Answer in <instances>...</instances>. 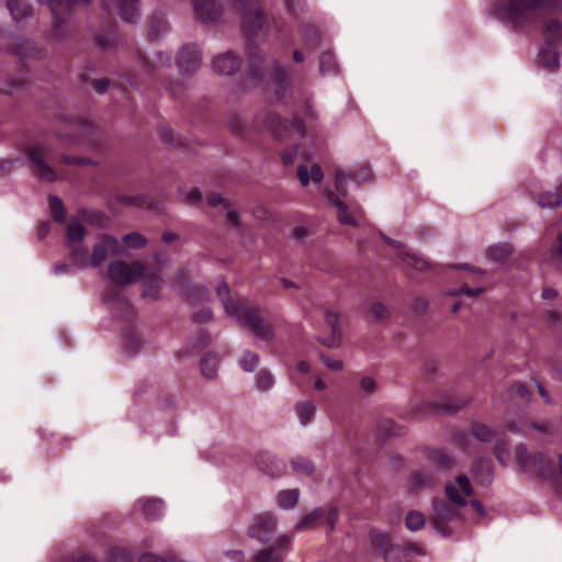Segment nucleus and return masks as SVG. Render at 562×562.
Returning a JSON list of instances; mask_svg holds the SVG:
<instances>
[{
    "label": "nucleus",
    "instance_id": "obj_1",
    "mask_svg": "<svg viewBox=\"0 0 562 562\" xmlns=\"http://www.w3.org/2000/svg\"><path fill=\"white\" fill-rule=\"evenodd\" d=\"M216 292L229 317L246 326L261 341L267 344L272 341L274 337L272 325L259 315L257 306L248 304L244 300H233L225 282L217 285Z\"/></svg>",
    "mask_w": 562,
    "mask_h": 562
},
{
    "label": "nucleus",
    "instance_id": "obj_2",
    "mask_svg": "<svg viewBox=\"0 0 562 562\" xmlns=\"http://www.w3.org/2000/svg\"><path fill=\"white\" fill-rule=\"evenodd\" d=\"M515 461L519 471L524 473L543 479H551L555 474L562 477V454L553 460L540 452L531 453L525 445H519L515 450Z\"/></svg>",
    "mask_w": 562,
    "mask_h": 562
},
{
    "label": "nucleus",
    "instance_id": "obj_3",
    "mask_svg": "<svg viewBox=\"0 0 562 562\" xmlns=\"http://www.w3.org/2000/svg\"><path fill=\"white\" fill-rule=\"evenodd\" d=\"M120 245L116 238L110 235H101L89 254L81 247H72L69 258L80 269L98 268L110 254H120Z\"/></svg>",
    "mask_w": 562,
    "mask_h": 562
},
{
    "label": "nucleus",
    "instance_id": "obj_4",
    "mask_svg": "<svg viewBox=\"0 0 562 562\" xmlns=\"http://www.w3.org/2000/svg\"><path fill=\"white\" fill-rule=\"evenodd\" d=\"M53 153V147L46 143L33 145L27 150L32 171L43 181L53 182L57 179L56 170L46 161Z\"/></svg>",
    "mask_w": 562,
    "mask_h": 562
},
{
    "label": "nucleus",
    "instance_id": "obj_5",
    "mask_svg": "<svg viewBox=\"0 0 562 562\" xmlns=\"http://www.w3.org/2000/svg\"><path fill=\"white\" fill-rule=\"evenodd\" d=\"M543 35L548 46L540 49V63L548 70H555L559 66V57L554 45L562 41V25L552 19L547 20Z\"/></svg>",
    "mask_w": 562,
    "mask_h": 562
},
{
    "label": "nucleus",
    "instance_id": "obj_6",
    "mask_svg": "<svg viewBox=\"0 0 562 562\" xmlns=\"http://www.w3.org/2000/svg\"><path fill=\"white\" fill-rule=\"evenodd\" d=\"M375 542L382 550L385 562H412L415 554H422L416 546L393 543L392 538L386 533L378 535Z\"/></svg>",
    "mask_w": 562,
    "mask_h": 562
},
{
    "label": "nucleus",
    "instance_id": "obj_7",
    "mask_svg": "<svg viewBox=\"0 0 562 562\" xmlns=\"http://www.w3.org/2000/svg\"><path fill=\"white\" fill-rule=\"evenodd\" d=\"M109 279L117 285H127L137 281L145 274V266L140 261L127 263L123 260H115L109 265Z\"/></svg>",
    "mask_w": 562,
    "mask_h": 562
},
{
    "label": "nucleus",
    "instance_id": "obj_8",
    "mask_svg": "<svg viewBox=\"0 0 562 562\" xmlns=\"http://www.w3.org/2000/svg\"><path fill=\"white\" fill-rule=\"evenodd\" d=\"M268 128H270L274 135L280 139H290L295 142L305 135V128L301 121L296 120L292 123L282 122L276 114H269L265 122Z\"/></svg>",
    "mask_w": 562,
    "mask_h": 562
},
{
    "label": "nucleus",
    "instance_id": "obj_9",
    "mask_svg": "<svg viewBox=\"0 0 562 562\" xmlns=\"http://www.w3.org/2000/svg\"><path fill=\"white\" fill-rule=\"evenodd\" d=\"M40 3H46L53 14L55 36L61 38L66 33L67 19L64 16L69 13V4H86L89 0H37Z\"/></svg>",
    "mask_w": 562,
    "mask_h": 562
},
{
    "label": "nucleus",
    "instance_id": "obj_10",
    "mask_svg": "<svg viewBox=\"0 0 562 562\" xmlns=\"http://www.w3.org/2000/svg\"><path fill=\"white\" fill-rule=\"evenodd\" d=\"M338 518V512L336 508H316L311 514L303 517L297 524V529L312 528L317 525H327L330 529H334Z\"/></svg>",
    "mask_w": 562,
    "mask_h": 562
},
{
    "label": "nucleus",
    "instance_id": "obj_11",
    "mask_svg": "<svg viewBox=\"0 0 562 562\" xmlns=\"http://www.w3.org/2000/svg\"><path fill=\"white\" fill-rule=\"evenodd\" d=\"M473 488L467 475H459L453 482L446 485L447 497L458 506H464Z\"/></svg>",
    "mask_w": 562,
    "mask_h": 562
},
{
    "label": "nucleus",
    "instance_id": "obj_12",
    "mask_svg": "<svg viewBox=\"0 0 562 562\" xmlns=\"http://www.w3.org/2000/svg\"><path fill=\"white\" fill-rule=\"evenodd\" d=\"M276 519L270 514H261L249 526L248 533L251 538L259 540L262 543L270 541L276 531Z\"/></svg>",
    "mask_w": 562,
    "mask_h": 562
},
{
    "label": "nucleus",
    "instance_id": "obj_13",
    "mask_svg": "<svg viewBox=\"0 0 562 562\" xmlns=\"http://www.w3.org/2000/svg\"><path fill=\"white\" fill-rule=\"evenodd\" d=\"M432 506L435 510L434 527L443 536H449L451 530L448 528V522L457 518V510L441 499L434 501Z\"/></svg>",
    "mask_w": 562,
    "mask_h": 562
},
{
    "label": "nucleus",
    "instance_id": "obj_14",
    "mask_svg": "<svg viewBox=\"0 0 562 562\" xmlns=\"http://www.w3.org/2000/svg\"><path fill=\"white\" fill-rule=\"evenodd\" d=\"M291 549V540L288 536H280L270 548L258 552L254 562H283V558Z\"/></svg>",
    "mask_w": 562,
    "mask_h": 562
},
{
    "label": "nucleus",
    "instance_id": "obj_15",
    "mask_svg": "<svg viewBox=\"0 0 562 562\" xmlns=\"http://www.w3.org/2000/svg\"><path fill=\"white\" fill-rule=\"evenodd\" d=\"M371 170L368 167H361L357 171H355L351 176L344 171H337L335 177V187L336 190L344 196L347 195V184L350 179H352L358 186L362 182H368L371 180Z\"/></svg>",
    "mask_w": 562,
    "mask_h": 562
},
{
    "label": "nucleus",
    "instance_id": "obj_16",
    "mask_svg": "<svg viewBox=\"0 0 562 562\" xmlns=\"http://www.w3.org/2000/svg\"><path fill=\"white\" fill-rule=\"evenodd\" d=\"M243 16V24L248 34H252L262 25V13L257 0H250L249 4L238 8Z\"/></svg>",
    "mask_w": 562,
    "mask_h": 562
},
{
    "label": "nucleus",
    "instance_id": "obj_17",
    "mask_svg": "<svg viewBox=\"0 0 562 562\" xmlns=\"http://www.w3.org/2000/svg\"><path fill=\"white\" fill-rule=\"evenodd\" d=\"M384 240L396 251L397 256L406 266L415 268L419 271H424L428 268L429 263L424 257H419L416 254L409 252L405 249L403 244L387 237H385Z\"/></svg>",
    "mask_w": 562,
    "mask_h": 562
},
{
    "label": "nucleus",
    "instance_id": "obj_18",
    "mask_svg": "<svg viewBox=\"0 0 562 562\" xmlns=\"http://www.w3.org/2000/svg\"><path fill=\"white\" fill-rule=\"evenodd\" d=\"M544 0H512L508 4V16L514 22H520L530 11L541 8Z\"/></svg>",
    "mask_w": 562,
    "mask_h": 562
},
{
    "label": "nucleus",
    "instance_id": "obj_19",
    "mask_svg": "<svg viewBox=\"0 0 562 562\" xmlns=\"http://www.w3.org/2000/svg\"><path fill=\"white\" fill-rule=\"evenodd\" d=\"M201 64V52L194 46H184L179 52L178 66L182 72H192Z\"/></svg>",
    "mask_w": 562,
    "mask_h": 562
},
{
    "label": "nucleus",
    "instance_id": "obj_20",
    "mask_svg": "<svg viewBox=\"0 0 562 562\" xmlns=\"http://www.w3.org/2000/svg\"><path fill=\"white\" fill-rule=\"evenodd\" d=\"M239 58L232 55L231 53L220 54L212 61L213 70L216 74L224 76L232 75L239 68Z\"/></svg>",
    "mask_w": 562,
    "mask_h": 562
},
{
    "label": "nucleus",
    "instance_id": "obj_21",
    "mask_svg": "<svg viewBox=\"0 0 562 562\" xmlns=\"http://www.w3.org/2000/svg\"><path fill=\"white\" fill-rule=\"evenodd\" d=\"M194 11L200 20L211 22L221 15L222 7L215 0H194Z\"/></svg>",
    "mask_w": 562,
    "mask_h": 562
},
{
    "label": "nucleus",
    "instance_id": "obj_22",
    "mask_svg": "<svg viewBox=\"0 0 562 562\" xmlns=\"http://www.w3.org/2000/svg\"><path fill=\"white\" fill-rule=\"evenodd\" d=\"M509 429L513 431H521L533 439H541L543 436H547L551 432V424L548 422H528L521 426L512 424L509 425Z\"/></svg>",
    "mask_w": 562,
    "mask_h": 562
},
{
    "label": "nucleus",
    "instance_id": "obj_23",
    "mask_svg": "<svg viewBox=\"0 0 562 562\" xmlns=\"http://www.w3.org/2000/svg\"><path fill=\"white\" fill-rule=\"evenodd\" d=\"M205 202L207 205L213 207H218V212L223 213L226 216V220L232 225L238 224V214L235 210L231 209L229 204L218 194V193H210L205 196Z\"/></svg>",
    "mask_w": 562,
    "mask_h": 562
},
{
    "label": "nucleus",
    "instance_id": "obj_24",
    "mask_svg": "<svg viewBox=\"0 0 562 562\" xmlns=\"http://www.w3.org/2000/svg\"><path fill=\"white\" fill-rule=\"evenodd\" d=\"M325 323L331 330V336L323 340L328 348H337L340 345L339 314L335 311H326Z\"/></svg>",
    "mask_w": 562,
    "mask_h": 562
},
{
    "label": "nucleus",
    "instance_id": "obj_25",
    "mask_svg": "<svg viewBox=\"0 0 562 562\" xmlns=\"http://www.w3.org/2000/svg\"><path fill=\"white\" fill-rule=\"evenodd\" d=\"M297 177L303 187L310 183L319 184L324 178L322 168L317 164H313L310 167L300 165L297 168Z\"/></svg>",
    "mask_w": 562,
    "mask_h": 562
},
{
    "label": "nucleus",
    "instance_id": "obj_26",
    "mask_svg": "<svg viewBox=\"0 0 562 562\" xmlns=\"http://www.w3.org/2000/svg\"><path fill=\"white\" fill-rule=\"evenodd\" d=\"M143 510L144 516L147 519H158L164 514V503L159 498L139 499L136 503Z\"/></svg>",
    "mask_w": 562,
    "mask_h": 562
},
{
    "label": "nucleus",
    "instance_id": "obj_27",
    "mask_svg": "<svg viewBox=\"0 0 562 562\" xmlns=\"http://www.w3.org/2000/svg\"><path fill=\"white\" fill-rule=\"evenodd\" d=\"M117 9L121 19L127 23H135L139 19L137 0H120Z\"/></svg>",
    "mask_w": 562,
    "mask_h": 562
},
{
    "label": "nucleus",
    "instance_id": "obj_28",
    "mask_svg": "<svg viewBox=\"0 0 562 562\" xmlns=\"http://www.w3.org/2000/svg\"><path fill=\"white\" fill-rule=\"evenodd\" d=\"M295 414L302 426L308 425L316 413V404L312 400L297 402L294 406Z\"/></svg>",
    "mask_w": 562,
    "mask_h": 562
},
{
    "label": "nucleus",
    "instance_id": "obj_29",
    "mask_svg": "<svg viewBox=\"0 0 562 562\" xmlns=\"http://www.w3.org/2000/svg\"><path fill=\"white\" fill-rule=\"evenodd\" d=\"M327 199L333 205L336 206L338 220L341 224L353 226L358 225L356 217L348 213V206L341 200H339L334 192H328Z\"/></svg>",
    "mask_w": 562,
    "mask_h": 562
},
{
    "label": "nucleus",
    "instance_id": "obj_30",
    "mask_svg": "<svg viewBox=\"0 0 562 562\" xmlns=\"http://www.w3.org/2000/svg\"><path fill=\"white\" fill-rule=\"evenodd\" d=\"M300 499V491L297 488H286L280 491L276 495V502L282 509L289 510L294 508Z\"/></svg>",
    "mask_w": 562,
    "mask_h": 562
},
{
    "label": "nucleus",
    "instance_id": "obj_31",
    "mask_svg": "<svg viewBox=\"0 0 562 562\" xmlns=\"http://www.w3.org/2000/svg\"><path fill=\"white\" fill-rule=\"evenodd\" d=\"M86 237V228L78 220H70L67 226V238L69 241V249L77 247L75 244L80 243ZM71 250H69V254Z\"/></svg>",
    "mask_w": 562,
    "mask_h": 562
},
{
    "label": "nucleus",
    "instance_id": "obj_32",
    "mask_svg": "<svg viewBox=\"0 0 562 562\" xmlns=\"http://www.w3.org/2000/svg\"><path fill=\"white\" fill-rule=\"evenodd\" d=\"M435 482L436 479L431 474L418 471L409 476L407 485L411 491H416L418 488L430 487Z\"/></svg>",
    "mask_w": 562,
    "mask_h": 562
},
{
    "label": "nucleus",
    "instance_id": "obj_33",
    "mask_svg": "<svg viewBox=\"0 0 562 562\" xmlns=\"http://www.w3.org/2000/svg\"><path fill=\"white\" fill-rule=\"evenodd\" d=\"M7 7L15 21H21L32 14L31 4L23 0H10Z\"/></svg>",
    "mask_w": 562,
    "mask_h": 562
},
{
    "label": "nucleus",
    "instance_id": "obj_34",
    "mask_svg": "<svg viewBox=\"0 0 562 562\" xmlns=\"http://www.w3.org/2000/svg\"><path fill=\"white\" fill-rule=\"evenodd\" d=\"M164 284V280L156 274H146L144 281L143 296L145 297H157Z\"/></svg>",
    "mask_w": 562,
    "mask_h": 562
},
{
    "label": "nucleus",
    "instance_id": "obj_35",
    "mask_svg": "<svg viewBox=\"0 0 562 562\" xmlns=\"http://www.w3.org/2000/svg\"><path fill=\"white\" fill-rule=\"evenodd\" d=\"M179 194L181 201L187 205L200 207L204 205L203 195L198 188L180 189Z\"/></svg>",
    "mask_w": 562,
    "mask_h": 562
},
{
    "label": "nucleus",
    "instance_id": "obj_36",
    "mask_svg": "<svg viewBox=\"0 0 562 562\" xmlns=\"http://www.w3.org/2000/svg\"><path fill=\"white\" fill-rule=\"evenodd\" d=\"M537 203L541 209L559 207L562 204V193L544 191L538 195Z\"/></svg>",
    "mask_w": 562,
    "mask_h": 562
},
{
    "label": "nucleus",
    "instance_id": "obj_37",
    "mask_svg": "<svg viewBox=\"0 0 562 562\" xmlns=\"http://www.w3.org/2000/svg\"><path fill=\"white\" fill-rule=\"evenodd\" d=\"M220 359L216 355H206L200 363L201 372L206 379H213L216 375Z\"/></svg>",
    "mask_w": 562,
    "mask_h": 562
},
{
    "label": "nucleus",
    "instance_id": "obj_38",
    "mask_svg": "<svg viewBox=\"0 0 562 562\" xmlns=\"http://www.w3.org/2000/svg\"><path fill=\"white\" fill-rule=\"evenodd\" d=\"M123 348L127 355H134L143 348V342L137 334L130 331L123 337Z\"/></svg>",
    "mask_w": 562,
    "mask_h": 562
},
{
    "label": "nucleus",
    "instance_id": "obj_39",
    "mask_svg": "<svg viewBox=\"0 0 562 562\" xmlns=\"http://www.w3.org/2000/svg\"><path fill=\"white\" fill-rule=\"evenodd\" d=\"M512 247L507 244L494 245L488 248L487 256L493 261H504L512 255Z\"/></svg>",
    "mask_w": 562,
    "mask_h": 562
},
{
    "label": "nucleus",
    "instance_id": "obj_40",
    "mask_svg": "<svg viewBox=\"0 0 562 562\" xmlns=\"http://www.w3.org/2000/svg\"><path fill=\"white\" fill-rule=\"evenodd\" d=\"M429 460L432 465L440 469H450L452 467V459L443 450H434L429 453Z\"/></svg>",
    "mask_w": 562,
    "mask_h": 562
},
{
    "label": "nucleus",
    "instance_id": "obj_41",
    "mask_svg": "<svg viewBox=\"0 0 562 562\" xmlns=\"http://www.w3.org/2000/svg\"><path fill=\"white\" fill-rule=\"evenodd\" d=\"M389 316L390 310L385 304L381 302H374L370 305L369 317L372 322H382L387 319Z\"/></svg>",
    "mask_w": 562,
    "mask_h": 562
},
{
    "label": "nucleus",
    "instance_id": "obj_42",
    "mask_svg": "<svg viewBox=\"0 0 562 562\" xmlns=\"http://www.w3.org/2000/svg\"><path fill=\"white\" fill-rule=\"evenodd\" d=\"M425 516L417 510L409 512L405 518L406 527L412 531H417L422 529L425 525Z\"/></svg>",
    "mask_w": 562,
    "mask_h": 562
},
{
    "label": "nucleus",
    "instance_id": "obj_43",
    "mask_svg": "<svg viewBox=\"0 0 562 562\" xmlns=\"http://www.w3.org/2000/svg\"><path fill=\"white\" fill-rule=\"evenodd\" d=\"M509 396L515 404H524L530 400V393L522 384H515L509 390Z\"/></svg>",
    "mask_w": 562,
    "mask_h": 562
},
{
    "label": "nucleus",
    "instance_id": "obj_44",
    "mask_svg": "<svg viewBox=\"0 0 562 562\" xmlns=\"http://www.w3.org/2000/svg\"><path fill=\"white\" fill-rule=\"evenodd\" d=\"M274 385V378L268 370H261L256 378V386L260 391H268Z\"/></svg>",
    "mask_w": 562,
    "mask_h": 562
},
{
    "label": "nucleus",
    "instance_id": "obj_45",
    "mask_svg": "<svg viewBox=\"0 0 562 562\" xmlns=\"http://www.w3.org/2000/svg\"><path fill=\"white\" fill-rule=\"evenodd\" d=\"M258 361L259 358L255 352L245 351L239 359V364L245 371L252 372L257 368Z\"/></svg>",
    "mask_w": 562,
    "mask_h": 562
},
{
    "label": "nucleus",
    "instance_id": "obj_46",
    "mask_svg": "<svg viewBox=\"0 0 562 562\" xmlns=\"http://www.w3.org/2000/svg\"><path fill=\"white\" fill-rule=\"evenodd\" d=\"M123 243L128 248L137 249V248L144 247L147 244V239L139 233H131V234H126L123 237Z\"/></svg>",
    "mask_w": 562,
    "mask_h": 562
},
{
    "label": "nucleus",
    "instance_id": "obj_47",
    "mask_svg": "<svg viewBox=\"0 0 562 562\" xmlns=\"http://www.w3.org/2000/svg\"><path fill=\"white\" fill-rule=\"evenodd\" d=\"M319 69L323 75H329L336 71V61L333 54L325 53L322 55L319 60Z\"/></svg>",
    "mask_w": 562,
    "mask_h": 562
},
{
    "label": "nucleus",
    "instance_id": "obj_48",
    "mask_svg": "<svg viewBox=\"0 0 562 562\" xmlns=\"http://www.w3.org/2000/svg\"><path fill=\"white\" fill-rule=\"evenodd\" d=\"M49 206L53 217L56 221L61 222L65 217L64 205L61 200L57 196H49Z\"/></svg>",
    "mask_w": 562,
    "mask_h": 562
},
{
    "label": "nucleus",
    "instance_id": "obj_49",
    "mask_svg": "<svg viewBox=\"0 0 562 562\" xmlns=\"http://www.w3.org/2000/svg\"><path fill=\"white\" fill-rule=\"evenodd\" d=\"M471 434L480 441H488L492 438V430L486 425L475 426Z\"/></svg>",
    "mask_w": 562,
    "mask_h": 562
},
{
    "label": "nucleus",
    "instance_id": "obj_50",
    "mask_svg": "<svg viewBox=\"0 0 562 562\" xmlns=\"http://www.w3.org/2000/svg\"><path fill=\"white\" fill-rule=\"evenodd\" d=\"M495 456L502 464L508 465L510 463V456L507 452V450L505 449V443L503 441L496 442Z\"/></svg>",
    "mask_w": 562,
    "mask_h": 562
},
{
    "label": "nucleus",
    "instance_id": "obj_51",
    "mask_svg": "<svg viewBox=\"0 0 562 562\" xmlns=\"http://www.w3.org/2000/svg\"><path fill=\"white\" fill-rule=\"evenodd\" d=\"M126 203L134 204L138 207H146L149 210H158L157 206L154 205V203L147 198V196H134L128 198L126 200Z\"/></svg>",
    "mask_w": 562,
    "mask_h": 562
},
{
    "label": "nucleus",
    "instance_id": "obj_52",
    "mask_svg": "<svg viewBox=\"0 0 562 562\" xmlns=\"http://www.w3.org/2000/svg\"><path fill=\"white\" fill-rule=\"evenodd\" d=\"M360 390L364 393L371 394L376 390V382L372 376H362L360 379Z\"/></svg>",
    "mask_w": 562,
    "mask_h": 562
},
{
    "label": "nucleus",
    "instance_id": "obj_53",
    "mask_svg": "<svg viewBox=\"0 0 562 562\" xmlns=\"http://www.w3.org/2000/svg\"><path fill=\"white\" fill-rule=\"evenodd\" d=\"M311 383L314 390L316 391H325L327 389V383L324 378L318 373H313L311 375Z\"/></svg>",
    "mask_w": 562,
    "mask_h": 562
},
{
    "label": "nucleus",
    "instance_id": "obj_54",
    "mask_svg": "<svg viewBox=\"0 0 562 562\" xmlns=\"http://www.w3.org/2000/svg\"><path fill=\"white\" fill-rule=\"evenodd\" d=\"M483 291H484V288H482V286L472 289L468 285H463L458 291L453 292L452 294H458V295L464 294L467 296H476V295H480Z\"/></svg>",
    "mask_w": 562,
    "mask_h": 562
},
{
    "label": "nucleus",
    "instance_id": "obj_55",
    "mask_svg": "<svg viewBox=\"0 0 562 562\" xmlns=\"http://www.w3.org/2000/svg\"><path fill=\"white\" fill-rule=\"evenodd\" d=\"M322 360L330 370L341 371L344 369V362L341 360L330 359L326 356H322Z\"/></svg>",
    "mask_w": 562,
    "mask_h": 562
},
{
    "label": "nucleus",
    "instance_id": "obj_56",
    "mask_svg": "<svg viewBox=\"0 0 562 562\" xmlns=\"http://www.w3.org/2000/svg\"><path fill=\"white\" fill-rule=\"evenodd\" d=\"M293 468L301 473H311L313 471V467L308 461H294Z\"/></svg>",
    "mask_w": 562,
    "mask_h": 562
},
{
    "label": "nucleus",
    "instance_id": "obj_57",
    "mask_svg": "<svg viewBox=\"0 0 562 562\" xmlns=\"http://www.w3.org/2000/svg\"><path fill=\"white\" fill-rule=\"evenodd\" d=\"M61 160H63V162H65L67 165H85V164L89 162L88 159L80 158V157H69V156H64L61 158Z\"/></svg>",
    "mask_w": 562,
    "mask_h": 562
},
{
    "label": "nucleus",
    "instance_id": "obj_58",
    "mask_svg": "<svg viewBox=\"0 0 562 562\" xmlns=\"http://www.w3.org/2000/svg\"><path fill=\"white\" fill-rule=\"evenodd\" d=\"M259 467H260V470L263 473H266V474H268L270 476H276V475H278L281 472V469L279 467H277L276 464H273V463L270 464V465H267V467H263V465L259 464Z\"/></svg>",
    "mask_w": 562,
    "mask_h": 562
},
{
    "label": "nucleus",
    "instance_id": "obj_59",
    "mask_svg": "<svg viewBox=\"0 0 562 562\" xmlns=\"http://www.w3.org/2000/svg\"><path fill=\"white\" fill-rule=\"evenodd\" d=\"M138 562H167V560L153 553H146L139 558Z\"/></svg>",
    "mask_w": 562,
    "mask_h": 562
},
{
    "label": "nucleus",
    "instance_id": "obj_60",
    "mask_svg": "<svg viewBox=\"0 0 562 562\" xmlns=\"http://www.w3.org/2000/svg\"><path fill=\"white\" fill-rule=\"evenodd\" d=\"M16 164V160L0 158V170L10 171Z\"/></svg>",
    "mask_w": 562,
    "mask_h": 562
},
{
    "label": "nucleus",
    "instance_id": "obj_61",
    "mask_svg": "<svg viewBox=\"0 0 562 562\" xmlns=\"http://www.w3.org/2000/svg\"><path fill=\"white\" fill-rule=\"evenodd\" d=\"M93 87L98 92L103 93L108 89V81L105 79L94 80Z\"/></svg>",
    "mask_w": 562,
    "mask_h": 562
},
{
    "label": "nucleus",
    "instance_id": "obj_62",
    "mask_svg": "<svg viewBox=\"0 0 562 562\" xmlns=\"http://www.w3.org/2000/svg\"><path fill=\"white\" fill-rule=\"evenodd\" d=\"M194 317L198 319V321H209L211 318V311L207 310V308H204L202 310L201 312L199 313H195L194 314Z\"/></svg>",
    "mask_w": 562,
    "mask_h": 562
},
{
    "label": "nucleus",
    "instance_id": "obj_63",
    "mask_svg": "<svg viewBox=\"0 0 562 562\" xmlns=\"http://www.w3.org/2000/svg\"><path fill=\"white\" fill-rule=\"evenodd\" d=\"M296 370L303 374L310 373L311 366L306 361H300L296 366Z\"/></svg>",
    "mask_w": 562,
    "mask_h": 562
},
{
    "label": "nucleus",
    "instance_id": "obj_64",
    "mask_svg": "<svg viewBox=\"0 0 562 562\" xmlns=\"http://www.w3.org/2000/svg\"><path fill=\"white\" fill-rule=\"evenodd\" d=\"M70 267L66 263L58 265L54 268V273L57 276L65 274L69 271Z\"/></svg>",
    "mask_w": 562,
    "mask_h": 562
}]
</instances>
